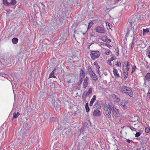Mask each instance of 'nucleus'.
Masks as SVG:
<instances>
[{"instance_id":"1","label":"nucleus","mask_w":150,"mask_h":150,"mask_svg":"<svg viewBox=\"0 0 150 150\" xmlns=\"http://www.w3.org/2000/svg\"><path fill=\"white\" fill-rule=\"evenodd\" d=\"M129 23L131 25V29L128 28L127 33V35H128L130 33L134 34L136 33L137 30V25L138 23V18L136 16H134L131 17L129 20Z\"/></svg>"},{"instance_id":"2","label":"nucleus","mask_w":150,"mask_h":150,"mask_svg":"<svg viewBox=\"0 0 150 150\" xmlns=\"http://www.w3.org/2000/svg\"><path fill=\"white\" fill-rule=\"evenodd\" d=\"M120 91L122 93L125 94L130 97H132L133 96L132 90L127 86L122 87L120 89Z\"/></svg>"},{"instance_id":"3","label":"nucleus","mask_w":150,"mask_h":150,"mask_svg":"<svg viewBox=\"0 0 150 150\" xmlns=\"http://www.w3.org/2000/svg\"><path fill=\"white\" fill-rule=\"evenodd\" d=\"M110 110L109 106V103L108 104L106 103L104 104L103 112L106 117L108 118H110L111 117Z\"/></svg>"},{"instance_id":"4","label":"nucleus","mask_w":150,"mask_h":150,"mask_svg":"<svg viewBox=\"0 0 150 150\" xmlns=\"http://www.w3.org/2000/svg\"><path fill=\"white\" fill-rule=\"evenodd\" d=\"M109 108L111 109L112 115L115 117H118L120 115L119 110L115 108L113 104L110 102L109 103Z\"/></svg>"},{"instance_id":"5","label":"nucleus","mask_w":150,"mask_h":150,"mask_svg":"<svg viewBox=\"0 0 150 150\" xmlns=\"http://www.w3.org/2000/svg\"><path fill=\"white\" fill-rule=\"evenodd\" d=\"M100 55V53L98 51H93L91 52L90 54L91 58L93 60L97 58Z\"/></svg>"},{"instance_id":"6","label":"nucleus","mask_w":150,"mask_h":150,"mask_svg":"<svg viewBox=\"0 0 150 150\" xmlns=\"http://www.w3.org/2000/svg\"><path fill=\"white\" fill-rule=\"evenodd\" d=\"M130 67V65L128 62L127 63H125L124 64V73H128Z\"/></svg>"},{"instance_id":"7","label":"nucleus","mask_w":150,"mask_h":150,"mask_svg":"<svg viewBox=\"0 0 150 150\" xmlns=\"http://www.w3.org/2000/svg\"><path fill=\"white\" fill-rule=\"evenodd\" d=\"M90 71L89 74L91 77L92 78L93 80L96 81L98 79V77L97 75L93 72L91 68L90 69Z\"/></svg>"},{"instance_id":"8","label":"nucleus","mask_w":150,"mask_h":150,"mask_svg":"<svg viewBox=\"0 0 150 150\" xmlns=\"http://www.w3.org/2000/svg\"><path fill=\"white\" fill-rule=\"evenodd\" d=\"M92 92L91 88H90L87 92H84L82 95L83 99L86 98V97L89 96Z\"/></svg>"},{"instance_id":"9","label":"nucleus","mask_w":150,"mask_h":150,"mask_svg":"<svg viewBox=\"0 0 150 150\" xmlns=\"http://www.w3.org/2000/svg\"><path fill=\"white\" fill-rule=\"evenodd\" d=\"M120 102V106L124 110H125L127 109V105L128 103L127 101L126 100H121Z\"/></svg>"},{"instance_id":"10","label":"nucleus","mask_w":150,"mask_h":150,"mask_svg":"<svg viewBox=\"0 0 150 150\" xmlns=\"http://www.w3.org/2000/svg\"><path fill=\"white\" fill-rule=\"evenodd\" d=\"M96 32L101 33H104L105 32V29L103 28L100 27H96Z\"/></svg>"},{"instance_id":"11","label":"nucleus","mask_w":150,"mask_h":150,"mask_svg":"<svg viewBox=\"0 0 150 150\" xmlns=\"http://www.w3.org/2000/svg\"><path fill=\"white\" fill-rule=\"evenodd\" d=\"M113 73L116 78H118L120 76L117 70L115 68H113Z\"/></svg>"},{"instance_id":"12","label":"nucleus","mask_w":150,"mask_h":150,"mask_svg":"<svg viewBox=\"0 0 150 150\" xmlns=\"http://www.w3.org/2000/svg\"><path fill=\"white\" fill-rule=\"evenodd\" d=\"M96 99V96L94 95L93 98L91 99L89 103L90 106H92L93 105L94 102L95 101Z\"/></svg>"},{"instance_id":"13","label":"nucleus","mask_w":150,"mask_h":150,"mask_svg":"<svg viewBox=\"0 0 150 150\" xmlns=\"http://www.w3.org/2000/svg\"><path fill=\"white\" fill-rule=\"evenodd\" d=\"M94 108L97 110L99 109L100 108V103L98 100L94 105Z\"/></svg>"},{"instance_id":"14","label":"nucleus","mask_w":150,"mask_h":150,"mask_svg":"<svg viewBox=\"0 0 150 150\" xmlns=\"http://www.w3.org/2000/svg\"><path fill=\"white\" fill-rule=\"evenodd\" d=\"M93 115L95 116H99L101 115L100 111L98 110H94L93 111Z\"/></svg>"},{"instance_id":"15","label":"nucleus","mask_w":150,"mask_h":150,"mask_svg":"<svg viewBox=\"0 0 150 150\" xmlns=\"http://www.w3.org/2000/svg\"><path fill=\"white\" fill-rule=\"evenodd\" d=\"M144 79L145 81H150V73H148L145 76L144 78Z\"/></svg>"},{"instance_id":"16","label":"nucleus","mask_w":150,"mask_h":150,"mask_svg":"<svg viewBox=\"0 0 150 150\" xmlns=\"http://www.w3.org/2000/svg\"><path fill=\"white\" fill-rule=\"evenodd\" d=\"M94 64L95 65H96V71H97V72L98 73V74L99 76H101V73L100 71H99L100 67H99L98 65L97 64H96V63H94Z\"/></svg>"},{"instance_id":"17","label":"nucleus","mask_w":150,"mask_h":150,"mask_svg":"<svg viewBox=\"0 0 150 150\" xmlns=\"http://www.w3.org/2000/svg\"><path fill=\"white\" fill-rule=\"evenodd\" d=\"M106 28L108 30L111 29L112 28V24L108 22H106Z\"/></svg>"},{"instance_id":"18","label":"nucleus","mask_w":150,"mask_h":150,"mask_svg":"<svg viewBox=\"0 0 150 150\" xmlns=\"http://www.w3.org/2000/svg\"><path fill=\"white\" fill-rule=\"evenodd\" d=\"M85 76V73L83 70H81L80 74V77H82L81 79L84 77Z\"/></svg>"},{"instance_id":"19","label":"nucleus","mask_w":150,"mask_h":150,"mask_svg":"<svg viewBox=\"0 0 150 150\" xmlns=\"http://www.w3.org/2000/svg\"><path fill=\"white\" fill-rule=\"evenodd\" d=\"M20 113L19 112H18L16 113L14 112L13 114V118H17L19 115H20Z\"/></svg>"},{"instance_id":"20","label":"nucleus","mask_w":150,"mask_h":150,"mask_svg":"<svg viewBox=\"0 0 150 150\" xmlns=\"http://www.w3.org/2000/svg\"><path fill=\"white\" fill-rule=\"evenodd\" d=\"M105 50V54L107 55H109L111 53V51L109 49L106 48Z\"/></svg>"},{"instance_id":"21","label":"nucleus","mask_w":150,"mask_h":150,"mask_svg":"<svg viewBox=\"0 0 150 150\" xmlns=\"http://www.w3.org/2000/svg\"><path fill=\"white\" fill-rule=\"evenodd\" d=\"M18 39L16 38H14L12 39V42L14 44H16L18 42Z\"/></svg>"},{"instance_id":"22","label":"nucleus","mask_w":150,"mask_h":150,"mask_svg":"<svg viewBox=\"0 0 150 150\" xmlns=\"http://www.w3.org/2000/svg\"><path fill=\"white\" fill-rule=\"evenodd\" d=\"M85 108L86 112H88L90 110V108L88 106V103H86L85 105Z\"/></svg>"},{"instance_id":"23","label":"nucleus","mask_w":150,"mask_h":150,"mask_svg":"<svg viewBox=\"0 0 150 150\" xmlns=\"http://www.w3.org/2000/svg\"><path fill=\"white\" fill-rule=\"evenodd\" d=\"M149 31V28H146V29H143V35H144V33H148Z\"/></svg>"},{"instance_id":"24","label":"nucleus","mask_w":150,"mask_h":150,"mask_svg":"<svg viewBox=\"0 0 150 150\" xmlns=\"http://www.w3.org/2000/svg\"><path fill=\"white\" fill-rule=\"evenodd\" d=\"M147 52L148 57L150 59V46L147 49Z\"/></svg>"},{"instance_id":"25","label":"nucleus","mask_w":150,"mask_h":150,"mask_svg":"<svg viewBox=\"0 0 150 150\" xmlns=\"http://www.w3.org/2000/svg\"><path fill=\"white\" fill-rule=\"evenodd\" d=\"M88 84V81L84 80L83 83V87L86 88V87L87 86Z\"/></svg>"},{"instance_id":"26","label":"nucleus","mask_w":150,"mask_h":150,"mask_svg":"<svg viewBox=\"0 0 150 150\" xmlns=\"http://www.w3.org/2000/svg\"><path fill=\"white\" fill-rule=\"evenodd\" d=\"M3 3L4 5L8 6L10 5V4L7 2V0H3Z\"/></svg>"},{"instance_id":"27","label":"nucleus","mask_w":150,"mask_h":150,"mask_svg":"<svg viewBox=\"0 0 150 150\" xmlns=\"http://www.w3.org/2000/svg\"><path fill=\"white\" fill-rule=\"evenodd\" d=\"M93 24V21H91V22H90L88 24V29H90L91 28V27L92 26Z\"/></svg>"},{"instance_id":"28","label":"nucleus","mask_w":150,"mask_h":150,"mask_svg":"<svg viewBox=\"0 0 150 150\" xmlns=\"http://www.w3.org/2000/svg\"><path fill=\"white\" fill-rule=\"evenodd\" d=\"M50 78L53 77L54 78H55L56 77L54 75V73L53 71H52L50 74V75L49 76Z\"/></svg>"},{"instance_id":"29","label":"nucleus","mask_w":150,"mask_h":150,"mask_svg":"<svg viewBox=\"0 0 150 150\" xmlns=\"http://www.w3.org/2000/svg\"><path fill=\"white\" fill-rule=\"evenodd\" d=\"M100 46L103 49H106V48L104 47L106 46V43H102L101 44Z\"/></svg>"},{"instance_id":"30","label":"nucleus","mask_w":150,"mask_h":150,"mask_svg":"<svg viewBox=\"0 0 150 150\" xmlns=\"http://www.w3.org/2000/svg\"><path fill=\"white\" fill-rule=\"evenodd\" d=\"M16 0H12L11 1V2L10 4H10L14 5V4H16Z\"/></svg>"},{"instance_id":"31","label":"nucleus","mask_w":150,"mask_h":150,"mask_svg":"<svg viewBox=\"0 0 150 150\" xmlns=\"http://www.w3.org/2000/svg\"><path fill=\"white\" fill-rule=\"evenodd\" d=\"M145 129L146 133H148L149 132H150V128L146 127L145 128Z\"/></svg>"},{"instance_id":"32","label":"nucleus","mask_w":150,"mask_h":150,"mask_svg":"<svg viewBox=\"0 0 150 150\" xmlns=\"http://www.w3.org/2000/svg\"><path fill=\"white\" fill-rule=\"evenodd\" d=\"M116 65L118 67H121V64L120 62L117 61L116 62Z\"/></svg>"},{"instance_id":"33","label":"nucleus","mask_w":150,"mask_h":150,"mask_svg":"<svg viewBox=\"0 0 150 150\" xmlns=\"http://www.w3.org/2000/svg\"><path fill=\"white\" fill-rule=\"evenodd\" d=\"M141 133L139 132H137L136 133L135 135L136 137H138L140 135Z\"/></svg>"},{"instance_id":"34","label":"nucleus","mask_w":150,"mask_h":150,"mask_svg":"<svg viewBox=\"0 0 150 150\" xmlns=\"http://www.w3.org/2000/svg\"><path fill=\"white\" fill-rule=\"evenodd\" d=\"M136 67L135 66H133L132 67V73L134 71L136 70Z\"/></svg>"},{"instance_id":"35","label":"nucleus","mask_w":150,"mask_h":150,"mask_svg":"<svg viewBox=\"0 0 150 150\" xmlns=\"http://www.w3.org/2000/svg\"><path fill=\"white\" fill-rule=\"evenodd\" d=\"M114 60L113 57H111L110 59H109L108 60V62L109 63L111 64V62L112 61Z\"/></svg>"},{"instance_id":"36","label":"nucleus","mask_w":150,"mask_h":150,"mask_svg":"<svg viewBox=\"0 0 150 150\" xmlns=\"http://www.w3.org/2000/svg\"><path fill=\"white\" fill-rule=\"evenodd\" d=\"M147 96L149 97V98H150V93L149 92V91L147 94Z\"/></svg>"},{"instance_id":"37","label":"nucleus","mask_w":150,"mask_h":150,"mask_svg":"<svg viewBox=\"0 0 150 150\" xmlns=\"http://www.w3.org/2000/svg\"><path fill=\"white\" fill-rule=\"evenodd\" d=\"M128 74V73H127V74L126 73H124V74L125 76L124 77V78L125 79H126L127 78Z\"/></svg>"},{"instance_id":"38","label":"nucleus","mask_w":150,"mask_h":150,"mask_svg":"<svg viewBox=\"0 0 150 150\" xmlns=\"http://www.w3.org/2000/svg\"><path fill=\"white\" fill-rule=\"evenodd\" d=\"M129 128L132 131H133L135 130V129L133 127H129Z\"/></svg>"},{"instance_id":"39","label":"nucleus","mask_w":150,"mask_h":150,"mask_svg":"<svg viewBox=\"0 0 150 150\" xmlns=\"http://www.w3.org/2000/svg\"><path fill=\"white\" fill-rule=\"evenodd\" d=\"M106 46L110 48V47H111V45H110L109 44H107L106 43Z\"/></svg>"},{"instance_id":"40","label":"nucleus","mask_w":150,"mask_h":150,"mask_svg":"<svg viewBox=\"0 0 150 150\" xmlns=\"http://www.w3.org/2000/svg\"><path fill=\"white\" fill-rule=\"evenodd\" d=\"M89 80L88 77L86 76L84 80L88 81Z\"/></svg>"},{"instance_id":"41","label":"nucleus","mask_w":150,"mask_h":150,"mask_svg":"<svg viewBox=\"0 0 150 150\" xmlns=\"http://www.w3.org/2000/svg\"><path fill=\"white\" fill-rule=\"evenodd\" d=\"M121 0H115V4H117V3L118 1H119Z\"/></svg>"},{"instance_id":"42","label":"nucleus","mask_w":150,"mask_h":150,"mask_svg":"<svg viewBox=\"0 0 150 150\" xmlns=\"http://www.w3.org/2000/svg\"><path fill=\"white\" fill-rule=\"evenodd\" d=\"M126 141L128 143H130L131 142V140H129V139H126Z\"/></svg>"},{"instance_id":"43","label":"nucleus","mask_w":150,"mask_h":150,"mask_svg":"<svg viewBox=\"0 0 150 150\" xmlns=\"http://www.w3.org/2000/svg\"><path fill=\"white\" fill-rule=\"evenodd\" d=\"M134 47V44H133V42H132V45H131V48H132V49Z\"/></svg>"},{"instance_id":"44","label":"nucleus","mask_w":150,"mask_h":150,"mask_svg":"<svg viewBox=\"0 0 150 150\" xmlns=\"http://www.w3.org/2000/svg\"><path fill=\"white\" fill-rule=\"evenodd\" d=\"M88 71H89V73H90V68H91L90 67V66H89L88 67Z\"/></svg>"},{"instance_id":"45","label":"nucleus","mask_w":150,"mask_h":150,"mask_svg":"<svg viewBox=\"0 0 150 150\" xmlns=\"http://www.w3.org/2000/svg\"><path fill=\"white\" fill-rule=\"evenodd\" d=\"M81 78H82V77H80V80L81 82H82V80H83V79H81Z\"/></svg>"},{"instance_id":"46","label":"nucleus","mask_w":150,"mask_h":150,"mask_svg":"<svg viewBox=\"0 0 150 150\" xmlns=\"http://www.w3.org/2000/svg\"><path fill=\"white\" fill-rule=\"evenodd\" d=\"M116 100H117V102H119L120 101V99L119 98H117L116 99Z\"/></svg>"},{"instance_id":"47","label":"nucleus","mask_w":150,"mask_h":150,"mask_svg":"<svg viewBox=\"0 0 150 150\" xmlns=\"http://www.w3.org/2000/svg\"><path fill=\"white\" fill-rule=\"evenodd\" d=\"M67 82L69 83V84L71 83V80H69Z\"/></svg>"},{"instance_id":"48","label":"nucleus","mask_w":150,"mask_h":150,"mask_svg":"<svg viewBox=\"0 0 150 150\" xmlns=\"http://www.w3.org/2000/svg\"><path fill=\"white\" fill-rule=\"evenodd\" d=\"M116 150H119V149H117Z\"/></svg>"}]
</instances>
